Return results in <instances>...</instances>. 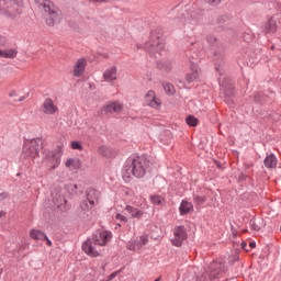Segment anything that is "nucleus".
Returning <instances> with one entry per match:
<instances>
[{"mask_svg":"<svg viewBox=\"0 0 281 281\" xmlns=\"http://www.w3.org/2000/svg\"><path fill=\"white\" fill-rule=\"evenodd\" d=\"M42 113H44V115H54L58 113V105L54 103V100L48 98L42 104Z\"/></svg>","mask_w":281,"mask_h":281,"instance_id":"12","label":"nucleus"},{"mask_svg":"<svg viewBox=\"0 0 281 281\" xmlns=\"http://www.w3.org/2000/svg\"><path fill=\"white\" fill-rule=\"evenodd\" d=\"M217 267H218V263L214 262L212 263L211 269H216Z\"/></svg>","mask_w":281,"mask_h":281,"instance_id":"40","label":"nucleus"},{"mask_svg":"<svg viewBox=\"0 0 281 281\" xmlns=\"http://www.w3.org/2000/svg\"><path fill=\"white\" fill-rule=\"evenodd\" d=\"M90 1H92L93 3H104V1L106 0H90Z\"/></svg>","mask_w":281,"mask_h":281,"instance_id":"37","label":"nucleus"},{"mask_svg":"<svg viewBox=\"0 0 281 281\" xmlns=\"http://www.w3.org/2000/svg\"><path fill=\"white\" fill-rule=\"evenodd\" d=\"M145 245H148V235H140L139 237L131 239L126 244V249H128V251H142Z\"/></svg>","mask_w":281,"mask_h":281,"instance_id":"5","label":"nucleus"},{"mask_svg":"<svg viewBox=\"0 0 281 281\" xmlns=\"http://www.w3.org/2000/svg\"><path fill=\"white\" fill-rule=\"evenodd\" d=\"M263 32L266 34H276V32H278V20H276V18L270 19L265 27H263Z\"/></svg>","mask_w":281,"mask_h":281,"instance_id":"19","label":"nucleus"},{"mask_svg":"<svg viewBox=\"0 0 281 281\" xmlns=\"http://www.w3.org/2000/svg\"><path fill=\"white\" fill-rule=\"evenodd\" d=\"M164 89L167 95H175L176 93L175 86H172L171 83H165Z\"/></svg>","mask_w":281,"mask_h":281,"instance_id":"28","label":"nucleus"},{"mask_svg":"<svg viewBox=\"0 0 281 281\" xmlns=\"http://www.w3.org/2000/svg\"><path fill=\"white\" fill-rule=\"evenodd\" d=\"M187 238L188 232L186 231V227L178 226L173 229V238L171 239V243L175 247H181V245H183V240Z\"/></svg>","mask_w":281,"mask_h":281,"instance_id":"7","label":"nucleus"},{"mask_svg":"<svg viewBox=\"0 0 281 281\" xmlns=\"http://www.w3.org/2000/svg\"><path fill=\"white\" fill-rule=\"evenodd\" d=\"M65 167L68 168V170H78V168H80V159L69 158L66 160Z\"/></svg>","mask_w":281,"mask_h":281,"instance_id":"22","label":"nucleus"},{"mask_svg":"<svg viewBox=\"0 0 281 281\" xmlns=\"http://www.w3.org/2000/svg\"><path fill=\"white\" fill-rule=\"evenodd\" d=\"M192 210H194V206L192 205V203L188 202V201H182L180 204V214H190V212H192Z\"/></svg>","mask_w":281,"mask_h":281,"instance_id":"24","label":"nucleus"},{"mask_svg":"<svg viewBox=\"0 0 281 281\" xmlns=\"http://www.w3.org/2000/svg\"><path fill=\"white\" fill-rule=\"evenodd\" d=\"M262 225V220H256V218H252L250 220L249 222V226L251 227V229H254L255 232H260L261 229V226Z\"/></svg>","mask_w":281,"mask_h":281,"instance_id":"27","label":"nucleus"},{"mask_svg":"<svg viewBox=\"0 0 281 281\" xmlns=\"http://www.w3.org/2000/svg\"><path fill=\"white\" fill-rule=\"evenodd\" d=\"M30 238L33 240H47V235L38 229H31L30 231Z\"/></svg>","mask_w":281,"mask_h":281,"instance_id":"21","label":"nucleus"},{"mask_svg":"<svg viewBox=\"0 0 281 281\" xmlns=\"http://www.w3.org/2000/svg\"><path fill=\"white\" fill-rule=\"evenodd\" d=\"M72 150H82V145L78 140H74L70 144Z\"/></svg>","mask_w":281,"mask_h":281,"instance_id":"33","label":"nucleus"},{"mask_svg":"<svg viewBox=\"0 0 281 281\" xmlns=\"http://www.w3.org/2000/svg\"><path fill=\"white\" fill-rule=\"evenodd\" d=\"M145 104L151 109H161V99L157 97L154 90H148L145 94Z\"/></svg>","mask_w":281,"mask_h":281,"instance_id":"8","label":"nucleus"},{"mask_svg":"<svg viewBox=\"0 0 281 281\" xmlns=\"http://www.w3.org/2000/svg\"><path fill=\"white\" fill-rule=\"evenodd\" d=\"M114 277H115V274H112V276H111V278H114Z\"/></svg>","mask_w":281,"mask_h":281,"instance_id":"45","label":"nucleus"},{"mask_svg":"<svg viewBox=\"0 0 281 281\" xmlns=\"http://www.w3.org/2000/svg\"><path fill=\"white\" fill-rule=\"evenodd\" d=\"M250 247H256V244L255 243H250Z\"/></svg>","mask_w":281,"mask_h":281,"instance_id":"42","label":"nucleus"},{"mask_svg":"<svg viewBox=\"0 0 281 281\" xmlns=\"http://www.w3.org/2000/svg\"><path fill=\"white\" fill-rule=\"evenodd\" d=\"M150 201L154 205H161V203H164V198H161V195H151Z\"/></svg>","mask_w":281,"mask_h":281,"instance_id":"30","label":"nucleus"},{"mask_svg":"<svg viewBox=\"0 0 281 281\" xmlns=\"http://www.w3.org/2000/svg\"><path fill=\"white\" fill-rule=\"evenodd\" d=\"M125 212L131 216V218H142L144 216V211L133 205H126Z\"/></svg>","mask_w":281,"mask_h":281,"instance_id":"18","label":"nucleus"},{"mask_svg":"<svg viewBox=\"0 0 281 281\" xmlns=\"http://www.w3.org/2000/svg\"><path fill=\"white\" fill-rule=\"evenodd\" d=\"M61 159H63V147H58L57 149L49 151L45 158V164L48 170H56V168L60 166Z\"/></svg>","mask_w":281,"mask_h":281,"instance_id":"4","label":"nucleus"},{"mask_svg":"<svg viewBox=\"0 0 281 281\" xmlns=\"http://www.w3.org/2000/svg\"><path fill=\"white\" fill-rule=\"evenodd\" d=\"M195 80H199V66L193 65L191 72L186 76V81L190 85V82H195Z\"/></svg>","mask_w":281,"mask_h":281,"instance_id":"20","label":"nucleus"},{"mask_svg":"<svg viewBox=\"0 0 281 281\" xmlns=\"http://www.w3.org/2000/svg\"><path fill=\"white\" fill-rule=\"evenodd\" d=\"M103 80L105 82H115L117 80V67L112 66L104 70Z\"/></svg>","mask_w":281,"mask_h":281,"instance_id":"16","label":"nucleus"},{"mask_svg":"<svg viewBox=\"0 0 281 281\" xmlns=\"http://www.w3.org/2000/svg\"><path fill=\"white\" fill-rule=\"evenodd\" d=\"M186 122L188 124V126H196L199 124V119L192 116V115H189L187 119H186Z\"/></svg>","mask_w":281,"mask_h":281,"instance_id":"29","label":"nucleus"},{"mask_svg":"<svg viewBox=\"0 0 281 281\" xmlns=\"http://www.w3.org/2000/svg\"><path fill=\"white\" fill-rule=\"evenodd\" d=\"M222 87L224 89L225 95H227L228 98H232V95H234V87L232 85H229L227 88H225L224 86Z\"/></svg>","mask_w":281,"mask_h":281,"instance_id":"32","label":"nucleus"},{"mask_svg":"<svg viewBox=\"0 0 281 281\" xmlns=\"http://www.w3.org/2000/svg\"><path fill=\"white\" fill-rule=\"evenodd\" d=\"M25 88H15L9 91V98L15 100L16 102H23L27 98V94H24Z\"/></svg>","mask_w":281,"mask_h":281,"instance_id":"15","label":"nucleus"},{"mask_svg":"<svg viewBox=\"0 0 281 281\" xmlns=\"http://www.w3.org/2000/svg\"><path fill=\"white\" fill-rule=\"evenodd\" d=\"M97 153L102 157H105L106 159H112V157H115V155H117L115 149L104 145L99 146Z\"/></svg>","mask_w":281,"mask_h":281,"instance_id":"17","label":"nucleus"},{"mask_svg":"<svg viewBox=\"0 0 281 281\" xmlns=\"http://www.w3.org/2000/svg\"><path fill=\"white\" fill-rule=\"evenodd\" d=\"M44 240H46V245H47L48 247H52V240H49L48 237H47V239H44Z\"/></svg>","mask_w":281,"mask_h":281,"instance_id":"38","label":"nucleus"},{"mask_svg":"<svg viewBox=\"0 0 281 281\" xmlns=\"http://www.w3.org/2000/svg\"><path fill=\"white\" fill-rule=\"evenodd\" d=\"M115 221H119V223H128V217L122 213H116L114 216Z\"/></svg>","mask_w":281,"mask_h":281,"instance_id":"31","label":"nucleus"},{"mask_svg":"<svg viewBox=\"0 0 281 281\" xmlns=\"http://www.w3.org/2000/svg\"><path fill=\"white\" fill-rule=\"evenodd\" d=\"M16 54L18 52L14 48H9L4 50L0 49V58H16Z\"/></svg>","mask_w":281,"mask_h":281,"instance_id":"26","label":"nucleus"},{"mask_svg":"<svg viewBox=\"0 0 281 281\" xmlns=\"http://www.w3.org/2000/svg\"><path fill=\"white\" fill-rule=\"evenodd\" d=\"M1 216H3V213H0V218H1Z\"/></svg>","mask_w":281,"mask_h":281,"instance_id":"44","label":"nucleus"},{"mask_svg":"<svg viewBox=\"0 0 281 281\" xmlns=\"http://www.w3.org/2000/svg\"><path fill=\"white\" fill-rule=\"evenodd\" d=\"M35 3L38 5L40 10H43L46 24L50 27H54V25L63 21V13L60 9L54 5V2L49 0H35Z\"/></svg>","mask_w":281,"mask_h":281,"instance_id":"2","label":"nucleus"},{"mask_svg":"<svg viewBox=\"0 0 281 281\" xmlns=\"http://www.w3.org/2000/svg\"><path fill=\"white\" fill-rule=\"evenodd\" d=\"M111 238H113V234L109 231L100 232L97 235H93L92 237L93 243L99 245V247H106Z\"/></svg>","mask_w":281,"mask_h":281,"instance_id":"9","label":"nucleus"},{"mask_svg":"<svg viewBox=\"0 0 281 281\" xmlns=\"http://www.w3.org/2000/svg\"><path fill=\"white\" fill-rule=\"evenodd\" d=\"M85 69H87V59L79 58L74 66L72 74L75 78H80L85 74Z\"/></svg>","mask_w":281,"mask_h":281,"instance_id":"14","label":"nucleus"},{"mask_svg":"<svg viewBox=\"0 0 281 281\" xmlns=\"http://www.w3.org/2000/svg\"><path fill=\"white\" fill-rule=\"evenodd\" d=\"M148 172V160L144 157H130L123 167V179L128 183L133 177L144 179Z\"/></svg>","mask_w":281,"mask_h":281,"instance_id":"1","label":"nucleus"},{"mask_svg":"<svg viewBox=\"0 0 281 281\" xmlns=\"http://www.w3.org/2000/svg\"><path fill=\"white\" fill-rule=\"evenodd\" d=\"M206 3H209V5H213L214 8H216V5H221V1L222 0H205Z\"/></svg>","mask_w":281,"mask_h":281,"instance_id":"35","label":"nucleus"},{"mask_svg":"<svg viewBox=\"0 0 281 281\" xmlns=\"http://www.w3.org/2000/svg\"><path fill=\"white\" fill-rule=\"evenodd\" d=\"M266 168H276L278 166V158L273 154H270L263 160Z\"/></svg>","mask_w":281,"mask_h":281,"instance_id":"23","label":"nucleus"},{"mask_svg":"<svg viewBox=\"0 0 281 281\" xmlns=\"http://www.w3.org/2000/svg\"><path fill=\"white\" fill-rule=\"evenodd\" d=\"M124 104L120 101H111L103 105V113H120L123 111Z\"/></svg>","mask_w":281,"mask_h":281,"instance_id":"13","label":"nucleus"},{"mask_svg":"<svg viewBox=\"0 0 281 281\" xmlns=\"http://www.w3.org/2000/svg\"><path fill=\"white\" fill-rule=\"evenodd\" d=\"M87 202L81 204L82 210H91V207H95V205L100 203V192L95 191V189H90L87 194Z\"/></svg>","mask_w":281,"mask_h":281,"instance_id":"6","label":"nucleus"},{"mask_svg":"<svg viewBox=\"0 0 281 281\" xmlns=\"http://www.w3.org/2000/svg\"><path fill=\"white\" fill-rule=\"evenodd\" d=\"M194 203H196V205H203L205 203V198L201 195H195Z\"/></svg>","mask_w":281,"mask_h":281,"instance_id":"34","label":"nucleus"},{"mask_svg":"<svg viewBox=\"0 0 281 281\" xmlns=\"http://www.w3.org/2000/svg\"><path fill=\"white\" fill-rule=\"evenodd\" d=\"M211 278H216V274H210Z\"/></svg>","mask_w":281,"mask_h":281,"instance_id":"43","label":"nucleus"},{"mask_svg":"<svg viewBox=\"0 0 281 281\" xmlns=\"http://www.w3.org/2000/svg\"><path fill=\"white\" fill-rule=\"evenodd\" d=\"M95 245L98 244L93 241V238L88 239L82 244V251H85V254L91 258H98L100 252L98 251V248H95Z\"/></svg>","mask_w":281,"mask_h":281,"instance_id":"10","label":"nucleus"},{"mask_svg":"<svg viewBox=\"0 0 281 281\" xmlns=\"http://www.w3.org/2000/svg\"><path fill=\"white\" fill-rule=\"evenodd\" d=\"M42 142L38 138L25 140L22 148V156L25 159H36L41 153Z\"/></svg>","mask_w":281,"mask_h":281,"instance_id":"3","label":"nucleus"},{"mask_svg":"<svg viewBox=\"0 0 281 281\" xmlns=\"http://www.w3.org/2000/svg\"><path fill=\"white\" fill-rule=\"evenodd\" d=\"M8 12H9V14H11V16H14V14H15L12 9H8Z\"/></svg>","mask_w":281,"mask_h":281,"instance_id":"39","label":"nucleus"},{"mask_svg":"<svg viewBox=\"0 0 281 281\" xmlns=\"http://www.w3.org/2000/svg\"><path fill=\"white\" fill-rule=\"evenodd\" d=\"M157 67L160 69V71H165L166 74H168V71H172V61H158Z\"/></svg>","mask_w":281,"mask_h":281,"instance_id":"25","label":"nucleus"},{"mask_svg":"<svg viewBox=\"0 0 281 281\" xmlns=\"http://www.w3.org/2000/svg\"><path fill=\"white\" fill-rule=\"evenodd\" d=\"M12 3H19L20 0H10Z\"/></svg>","mask_w":281,"mask_h":281,"instance_id":"41","label":"nucleus"},{"mask_svg":"<svg viewBox=\"0 0 281 281\" xmlns=\"http://www.w3.org/2000/svg\"><path fill=\"white\" fill-rule=\"evenodd\" d=\"M145 47L151 56H155V58H157V54L161 56V52H164V44H161L159 40H156L153 43H146Z\"/></svg>","mask_w":281,"mask_h":281,"instance_id":"11","label":"nucleus"},{"mask_svg":"<svg viewBox=\"0 0 281 281\" xmlns=\"http://www.w3.org/2000/svg\"><path fill=\"white\" fill-rule=\"evenodd\" d=\"M7 41L5 36L0 35V45H5Z\"/></svg>","mask_w":281,"mask_h":281,"instance_id":"36","label":"nucleus"}]
</instances>
